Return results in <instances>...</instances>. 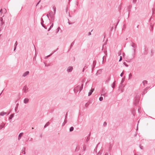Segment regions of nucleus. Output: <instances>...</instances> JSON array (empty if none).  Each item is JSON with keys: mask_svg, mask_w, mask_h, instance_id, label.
<instances>
[{"mask_svg": "<svg viewBox=\"0 0 155 155\" xmlns=\"http://www.w3.org/2000/svg\"><path fill=\"white\" fill-rule=\"evenodd\" d=\"M83 84H82L81 86L78 85L75 87L74 90V91L75 93H77L78 91V90H79V92H80L81 90L83 89Z\"/></svg>", "mask_w": 155, "mask_h": 155, "instance_id": "obj_1", "label": "nucleus"}, {"mask_svg": "<svg viewBox=\"0 0 155 155\" xmlns=\"http://www.w3.org/2000/svg\"><path fill=\"white\" fill-rule=\"evenodd\" d=\"M139 97L138 96H136L135 97V98L134 100V104L135 106H136L139 102Z\"/></svg>", "mask_w": 155, "mask_h": 155, "instance_id": "obj_2", "label": "nucleus"}, {"mask_svg": "<svg viewBox=\"0 0 155 155\" xmlns=\"http://www.w3.org/2000/svg\"><path fill=\"white\" fill-rule=\"evenodd\" d=\"M28 88L27 87V86H25L23 89V90L24 93H26L28 91Z\"/></svg>", "mask_w": 155, "mask_h": 155, "instance_id": "obj_3", "label": "nucleus"}, {"mask_svg": "<svg viewBox=\"0 0 155 155\" xmlns=\"http://www.w3.org/2000/svg\"><path fill=\"white\" fill-rule=\"evenodd\" d=\"M73 67L71 66L69 67L67 69V71L68 72H70L72 71L73 70Z\"/></svg>", "mask_w": 155, "mask_h": 155, "instance_id": "obj_4", "label": "nucleus"}, {"mask_svg": "<svg viewBox=\"0 0 155 155\" xmlns=\"http://www.w3.org/2000/svg\"><path fill=\"white\" fill-rule=\"evenodd\" d=\"M124 80H125V77L122 79L121 82L120 83V86L119 87V89H120V87L121 88L122 87L123 85L122 84L124 81Z\"/></svg>", "mask_w": 155, "mask_h": 155, "instance_id": "obj_5", "label": "nucleus"}, {"mask_svg": "<svg viewBox=\"0 0 155 155\" xmlns=\"http://www.w3.org/2000/svg\"><path fill=\"white\" fill-rule=\"evenodd\" d=\"M102 94L101 95V96H105V95L106 94V93L105 92V90L104 89H102Z\"/></svg>", "mask_w": 155, "mask_h": 155, "instance_id": "obj_6", "label": "nucleus"}, {"mask_svg": "<svg viewBox=\"0 0 155 155\" xmlns=\"http://www.w3.org/2000/svg\"><path fill=\"white\" fill-rule=\"evenodd\" d=\"M96 64V61L95 60L93 61V66L92 69V71L93 70V69H94V68H95V65Z\"/></svg>", "mask_w": 155, "mask_h": 155, "instance_id": "obj_7", "label": "nucleus"}, {"mask_svg": "<svg viewBox=\"0 0 155 155\" xmlns=\"http://www.w3.org/2000/svg\"><path fill=\"white\" fill-rule=\"evenodd\" d=\"M94 91V88H92L90 91L88 93V96H90L92 94V92Z\"/></svg>", "mask_w": 155, "mask_h": 155, "instance_id": "obj_8", "label": "nucleus"}, {"mask_svg": "<svg viewBox=\"0 0 155 155\" xmlns=\"http://www.w3.org/2000/svg\"><path fill=\"white\" fill-rule=\"evenodd\" d=\"M29 74V71H28L25 72L23 74L22 76L24 77H26L27 75H28Z\"/></svg>", "mask_w": 155, "mask_h": 155, "instance_id": "obj_9", "label": "nucleus"}, {"mask_svg": "<svg viewBox=\"0 0 155 155\" xmlns=\"http://www.w3.org/2000/svg\"><path fill=\"white\" fill-rule=\"evenodd\" d=\"M29 101V99L28 98H25L24 100V103L26 104L28 103Z\"/></svg>", "mask_w": 155, "mask_h": 155, "instance_id": "obj_10", "label": "nucleus"}, {"mask_svg": "<svg viewBox=\"0 0 155 155\" xmlns=\"http://www.w3.org/2000/svg\"><path fill=\"white\" fill-rule=\"evenodd\" d=\"M50 17L51 18V22H53L54 19H55V17L54 16V15H50Z\"/></svg>", "mask_w": 155, "mask_h": 155, "instance_id": "obj_11", "label": "nucleus"}, {"mask_svg": "<svg viewBox=\"0 0 155 155\" xmlns=\"http://www.w3.org/2000/svg\"><path fill=\"white\" fill-rule=\"evenodd\" d=\"M5 124L2 123L1 125H0V130L4 128L5 127Z\"/></svg>", "mask_w": 155, "mask_h": 155, "instance_id": "obj_12", "label": "nucleus"}, {"mask_svg": "<svg viewBox=\"0 0 155 155\" xmlns=\"http://www.w3.org/2000/svg\"><path fill=\"white\" fill-rule=\"evenodd\" d=\"M23 134V133L22 132V133H20L19 134V135H18V139L19 140L21 138V137L22 136Z\"/></svg>", "mask_w": 155, "mask_h": 155, "instance_id": "obj_13", "label": "nucleus"}, {"mask_svg": "<svg viewBox=\"0 0 155 155\" xmlns=\"http://www.w3.org/2000/svg\"><path fill=\"white\" fill-rule=\"evenodd\" d=\"M90 133L89 136L87 137L86 140V143H87L90 140Z\"/></svg>", "mask_w": 155, "mask_h": 155, "instance_id": "obj_14", "label": "nucleus"}, {"mask_svg": "<svg viewBox=\"0 0 155 155\" xmlns=\"http://www.w3.org/2000/svg\"><path fill=\"white\" fill-rule=\"evenodd\" d=\"M21 152L23 153V154H25L26 152H25V147H24L21 150Z\"/></svg>", "mask_w": 155, "mask_h": 155, "instance_id": "obj_15", "label": "nucleus"}, {"mask_svg": "<svg viewBox=\"0 0 155 155\" xmlns=\"http://www.w3.org/2000/svg\"><path fill=\"white\" fill-rule=\"evenodd\" d=\"M6 114V112H5L4 111L1 112L0 113V115L2 116H3L4 115Z\"/></svg>", "mask_w": 155, "mask_h": 155, "instance_id": "obj_16", "label": "nucleus"}, {"mask_svg": "<svg viewBox=\"0 0 155 155\" xmlns=\"http://www.w3.org/2000/svg\"><path fill=\"white\" fill-rule=\"evenodd\" d=\"M115 83H116V81H114L112 84V87L113 88H114L115 86V85H116Z\"/></svg>", "mask_w": 155, "mask_h": 155, "instance_id": "obj_17", "label": "nucleus"}, {"mask_svg": "<svg viewBox=\"0 0 155 155\" xmlns=\"http://www.w3.org/2000/svg\"><path fill=\"white\" fill-rule=\"evenodd\" d=\"M133 50H134V53H133V58H134L135 57V54L136 50L135 49H134Z\"/></svg>", "mask_w": 155, "mask_h": 155, "instance_id": "obj_18", "label": "nucleus"}, {"mask_svg": "<svg viewBox=\"0 0 155 155\" xmlns=\"http://www.w3.org/2000/svg\"><path fill=\"white\" fill-rule=\"evenodd\" d=\"M50 124V123L49 122H47L46 123V124L44 126V128H46Z\"/></svg>", "mask_w": 155, "mask_h": 155, "instance_id": "obj_19", "label": "nucleus"}, {"mask_svg": "<svg viewBox=\"0 0 155 155\" xmlns=\"http://www.w3.org/2000/svg\"><path fill=\"white\" fill-rule=\"evenodd\" d=\"M67 120H65V119L64 122L62 124V126H64L65 125V124L67 123Z\"/></svg>", "mask_w": 155, "mask_h": 155, "instance_id": "obj_20", "label": "nucleus"}, {"mask_svg": "<svg viewBox=\"0 0 155 155\" xmlns=\"http://www.w3.org/2000/svg\"><path fill=\"white\" fill-rule=\"evenodd\" d=\"M14 114H11L10 116V117L9 118V119H12V118L14 117Z\"/></svg>", "mask_w": 155, "mask_h": 155, "instance_id": "obj_21", "label": "nucleus"}, {"mask_svg": "<svg viewBox=\"0 0 155 155\" xmlns=\"http://www.w3.org/2000/svg\"><path fill=\"white\" fill-rule=\"evenodd\" d=\"M132 7V5H130L128 8V10L129 12L130 11V9H131Z\"/></svg>", "mask_w": 155, "mask_h": 155, "instance_id": "obj_22", "label": "nucleus"}, {"mask_svg": "<svg viewBox=\"0 0 155 155\" xmlns=\"http://www.w3.org/2000/svg\"><path fill=\"white\" fill-rule=\"evenodd\" d=\"M112 146L111 144L110 143L109 144V151H110L112 149Z\"/></svg>", "mask_w": 155, "mask_h": 155, "instance_id": "obj_23", "label": "nucleus"}, {"mask_svg": "<svg viewBox=\"0 0 155 155\" xmlns=\"http://www.w3.org/2000/svg\"><path fill=\"white\" fill-rule=\"evenodd\" d=\"M74 130V128L73 127H71L69 129V131L70 132Z\"/></svg>", "mask_w": 155, "mask_h": 155, "instance_id": "obj_24", "label": "nucleus"}, {"mask_svg": "<svg viewBox=\"0 0 155 155\" xmlns=\"http://www.w3.org/2000/svg\"><path fill=\"white\" fill-rule=\"evenodd\" d=\"M110 77H109L107 79L106 81V83H108L110 81Z\"/></svg>", "mask_w": 155, "mask_h": 155, "instance_id": "obj_25", "label": "nucleus"}, {"mask_svg": "<svg viewBox=\"0 0 155 155\" xmlns=\"http://www.w3.org/2000/svg\"><path fill=\"white\" fill-rule=\"evenodd\" d=\"M147 81L146 80H144L143 81L142 83L143 85H145V84H147Z\"/></svg>", "mask_w": 155, "mask_h": 155, "instance_id": "obj_26", "label": "nucleus"}, {"mask_svg": "<svg viewBox=\"0 0 155 155\" xmlns=\"http://www.w3.org/2000/svg\"><path fill=\"white\" fill-rule=\"evenodd\" d=\"M53 25H54L53 23H52V24L50 26L49 28L48 29V31H49L50 30L51 28L53 27Z\"/></svg>", "mask_w": 155, "mask_h": 155, "instance_id": "obj_27", "label": "nucleus"}, {"mask_svg": "<svg viewBox=\"0 0 155 155\" xmlns=\"http://www.w3.org/2000/svg\"><path fill=\"white\" fill-rule=\"evenodd\" d=\"M74 44V41H73L71 43V45L70 49H71V47L73 46Z\"/></svg>", "mask_w": 155, "mask_h": 155, "instance_id": "obj_28", "label": "nucleus"}, {"mask_svg": "<svg viewBox=\"0 0 155 155\" xmlns=\"http://www.w3.org/2000/svg\"><path fill=\"white\" fill-rule=\"evenodd\" d=\"M53 8L54 9V14H55L56 11V8L54 6L53 7Z\"/></svg>", "mask_w": 155, "mask_h": 155, "instance_id": "obj_29", "label": "nucleus"}, {"mask_svg": "<svg viewBox=\"0 0 155 155\" xmlns=\"http://www.w3.org/2000/svg\"><path fill=\"white\" fill-rule=\"evenodd\" d=\"M147 92V91H146V90H145L142 93V95H143V94H144L145 93H146Z\"/></svg>", "mask_w": 155, "mask_h": 155, "instance_id": "obj_30", "label": "nucleus"}, {"mask_svg": "<svg viewBox=\"0 0 155 155\" xmlns=\"http://www.w3.org/2000/svg\"><path fill=\"white\" fill-rule=\"evenodd\" d=\"M131 46L133 48H135L136 47L135 44L134 43H133L131 45Z\"/></svg>", "mask_w": 155, "mask_h": 155, "instance_id": "obj_31", "label": "nucleus"}, {"mask_svg": "<svg viewBox=\"0 0 155 155\" xmlns=\"http://www.w3.org/2000/svg\"><path fill=\"white\" fill-rule=\"evenodd\" d=\"M132 76V74H130L129 75V78L128 79L129 80L130 79Z\"/></svg>", "mask_w": 155, "mask_h": 155, "instance_id": "obj_32", "label": "nucleus"}, {"mask_svg": "<svg viewBox=\"0 0 155 155\" xmlns=\"http://www.w3.org/2000/svg\"><path fill=\"white\" fill-rule=\"evenodd\" d=\"M68 23L69 25H71L73 24L74 22H71L69 19H68Z\"/></svg>", "mask_w": 155, "mask_h": 155, "instance_id": "obj_33", "label": "nucleus"}, {"mask_svg": "<svg viewBox=\"0 0 155 155\" xmlns=\"http://www.w3.org/2000/svg\"><path fill=\"white\" fill-rule=\"evenodd\" d=\"M60 28L59 27H58V28H57V31H56V33H58V31H59L60 29Z\"/></svg>", "mask_w": 155, "mask_h": 155, "instance_id": "obj_34", "label": "nucleus"}, {"mask_svg": "<svg viewBox=\"0 0 155 155\" xmlns=\"http://www.w3.org/2000/svg\"><path fill=\"white\" fill-rule=\"evenodd\" d=\"M99 100L100 101H102L103 100V97H100L99 98Z\"/></svg>", "mask_w": 155, "mask_h": 155, "instance_id": "obj_35", "label": "nucleus"}, {"mask_svg": "<svg viewBox=\"0 0 155 155\" xmlns=\"http://www.w3.org/2000/svg\"><path fill=\"white\" fill-rule=\"evenodd\" d=\"M44 21L42 18H41V24L44 23Z\"/></svg>", "mask_w": 155, "mask_h": 155, "instance_id": "obj_36", "label": "nucleus"}, {"mask_svg": "<svg viewBox=\"0 0 155 155\" xmlns=\"http://www.w3.org/2000/svg\"><path fill=\"white\" fill-rule=\"evenodd\" d=\"M123 64L126 67H128V65L126 64V63L124 62L123 63Z\"/></svg>", "mask_w": 155, "mask_h": 155, "instance_id": "obj_37", "label": "nucleus"}, {"mask_svg": "<svg viewBox=\"0 0 155 155\" xmlns=\"http://www.w3.org/2000/svg\"><path fill=\"white\" fill-rule=\"evenodd\" d=\"M28 140H29L30 141H32L33 140V138H28Z\"/></svg>", "mask_w": 155, "mask_h": 155, "instance_id": "obj_38", "label": "nucleus"}, {"mask_svg": "<svg viewBox=\"0 0 155 155\" xmlns=\"http://www.w3.org/2000/svg\"><path fill=\"white\" fill-rule=\"evenodd\" d=\"M103 125L104 126H107V123L106 122H104V124H103Z\"/></svg>", "mask_w": 155, "mask_h": 155, "instance_id": "obj_39", "label": "nucleus"}, {"mask_svg": "<svg viewBox=\"0 0 155 155\" xmlns=\"http://www.w3.org/2000/svg\"><path fill=\"white\" fill-rule=\"evenodd\" d=\"M97 146H98V145H97V146H96V147L95 148V149H94V151L96 152H97Z\"/></svg>", "mask_w": 155, "mask_h": 155, "instance_id": "obj_40", "label": "nucleus"}, {"mask_svg": "<svg viewBox=\"0 0 155 155\" xmlns=\"http://www.w3.org/2000/svg\"><path fill=\"white\" fill-rule=\"evenodd\" d=\"M102 153L101 151H99L97 153V155H101Z\"/></svg>", "mask_w": 155, "mask_h": 155, "instance_id": "obj_41", "label": "nucleus"}, {"mask_svg": "<svg viewBox=\"0 0 155 155\" xmlns=\"http://www.w3.org/2000/svg\"><path fill=\"white\" fill-rule=\"evenodd\" d=\"M89 104H88V103H86L85 105V107H87L88 106Z\"/></svg>", "mask_w": 155, "mask_h": 155, "instance_id": "obj_42", "label": "nucleus"}, {"mask_svg": "<svg viewBox=\"0 0 155 155\" xmlns=\"http://www.w3.org/2000/svg\"><path fill=\"white\" fill-rule=\"evenodd\" d=\"M124 74V73L123 72H122L120 74V76L121 77H123V75Z\"/></svg>", "mask_w": 155, "mask_h": 155, "instance_id": "obj_43", "label": "nucleus"}, {"mask_svg": "<svg viewBox=\"0 0 155 155\" xmlns=\"http://www.w3.org/2000/svg\"><path fill=\"white\" fill-rule=\"evenodd\" d=\"M137 1V0H133V3L135 4Z\"/></svg>", "mask_w": 155, "mask_h": 155, "instance_id": "obj_44", "label": "nucleus"}, {"mask_svg": "<svg viewBox=\"0 0 155 155\" xmlns=\"http://www.w3.org/2000/svg\"><path fill=\"white\" fill-rule=\"evenodd\" d=\"M122 60V57L121 56H120V58L119 60V61H121Z\"/></svg>", "mask_w": 155, "mask_h": 155, "instance_id": "obj_45", "label": "nucleus"}, {"mask_svg": "<svg viewBox=\"0 0 155 155\" xmlns=\"http://www.w3.org/2000/svg\"><path fill=\"white\" fill-rule=\"evenodd\" d=\"M140 147L141 150H143V147L142 146H141L140 145Z\"/></svg>", "mask_w": 155, "mask_h": 155, "instance_id": "obj_46", "label": "nucleus"}, {"mask_svg": "<svg viewBox=\"0 0 155 155\" xmlns=\"http://www.w3.org/2000/svg\"><path fill=\"white\" fill-rule=\"evenodd\" d=\"M87 64H85V65L84 67V68H85V69L87 68Z\"/></svg>", "mask_w": 155, "mask_h": 155, "instance_id": "obj_47", "label": "nucleus"}, {"mask_svg": "<svg viewBox=\"0 0 155 155\" xmlns=\"http://www.w3.org/2000/svg\"><path fill=\"white\" fill-rule=\"evenodd\" d=\"M67 116H68V114H67V113L65 115V120H67Z\"/></svg>", "mask_w": 155, "mask_h": 155, "instance_id": "obj_48", "label": "nucleus"}, {"mask_svg": "<svg viewBox=\"0 0 155 155\" xmlns=\"http://www.w3.org/2000/svg\"><path fill=\"white\" fill-rule=\"evenodd\" d=\"M41 1V0H40V1L38 2L37 3V4H36V6H37V5L39 4V3H40V2Z\"/></svg>", "mask_w": 155, "mask_h": 155, "instance_id": "obj_49", "label": "nucleus"}, {"mask_svg": "<svg viewBox=\"0 0 155 155\" xmlns=\"http://www.w3.org/2000/svg\"><path fill=\"white\" fill-rule=\"evenodd\" d=\"M18 106H16L15 108V110L16 111H17V110L18 109Z\"/></svg>", "mask_w": 155, "mask_h": 155, "instance_id": "obj_50", "label": "nucleus"}, {"mask_svg": "<svg viewBox=\"0 0 155 155\" xmlns=\"http://www.w3.org/2000/svg\"><path fill=\"white\" fill-rule=\"evenodd\" d=\"M0 12L1 14H2V9H1L0 10Z\"/></svg>", "mask_w": 155, "mask_h": 155, "instance_id": "obj_51", "label": "nucleus"}, {"mask_svg": "<svg viewBox=\"0 0 155 155\" xmlns=\"http://www.w3.org/2000/svg\"><path fill=\"white\" fill-rule=\"evenodd\" d=\"M17 41H16V42L15 43V45H14V46L15 47H16L17 46Z\"/></svg>", "mask_w": 155, "mask_h": 155, "instance_id": "obj_52", "label": "nucleus"}, {"mask_svg": "<svg viewBox=\"0 0 155 155\" xmlns=\"http://www.w3.org/2000/svg\"><path fill=\"white\" fill-rule=\"evenodd\" d=\"M107 41H106V42H105V43H104V44L103 45V48H104V45H106L107 44ZM103 48H102L103 49Z\"/></svg>", "mask_w": 155, "mask_h": 155, "instance_id": "obj_53", "label": "nucleus"}, {"mask_svg": "<svg viewBox=\"0 0 155 155\" xmlns=\"http://www.w3.org/2000/svg\"><path fill=\"white\" fill-rule=\"evenodd\" d=\"M119 22V21H118V22H117V24H116V26H115V28H116V27H117V25H118V23Z\"/></svg>", "mask_w": 155, "mask_h": 155, "instance_id": "obj_54", "label": "nucleus"}, {"mask_svg": "<svg viewBox=\"0 0 155 155\" xmlns=\"http://www.w3.org/2000/svg\"><path fill=\"white\" fill-rule=\"evenodd\" d=\"M0 20L1 22L3 21V18H1V17L0 18Z\"/></svg>", "mask_w": 155, "mask_h": 155, "instance_id": "obj_55", "label": "nucleus"}, {"mask_svg": "<svg viewBox=\"0 0 155 155\" xmlns=\"http://www.w3.org/2000/svg\"><path fill=\"white\" fill-rule=\"evenodd\" d=\"M127 62H130L131 61V59H128V60H126Z\"/></svg>", "mask_w": 155, "mask_h": 155, "instance_id": "obj_56", "label": "nucleus"}, {"mask_svg": "<svg viewBox=\"0 0 155 155\" xmlns=\"http://www.w3.org/2000/svg\"><path fill=\"white\" fill-rule=\"evenodd\" d=\"M4 22H3V21H2L1 22V25H2L4 24Z\"/></svg>", "mask_w": 155, "mask_h": 155, "instance_id": "obj_57", "label": "nucleus"}, {"mask_svg": "<svg viewBox=\"0 0 155 155\" xmlns=\"http://www.w3.org/2000/svg\"><path fill=\"white\" fill-rule=\"evenodd\" d=\"M104 52H105V55L107 56V51H105Z\"/></svg>", "mask_w": 155, "mask_h": 155, "instance_id": "obj_58", "label": "nucleus"}, {"mask_svg": "<svg viewBox=\"0 0 155 155\" xmlns=\"http://www.w3.org/2000/svg\"><path fill=\"white\" fill-rule=\"evenodd\" d=\"M4 12H5V13L7 11H6V10L5 9V8H4Z\"/></svg>", "mask_w": 155, "mask_h": 155, "instance_id": "obj_59", "label": "nucleus"}, {"mask_svg": "<svg viewBox=\"0 0 155 155\" xmlns=\"http://www.w3.org/2000/svg\"><path fill=\"white\" fill-rule=\"evenodd\" d=\"M58 48H57V49H56V50L54 51L53 52V54L54 53V52H55L56 51H57L58 50Z\"/></svg>", "mask_w": 155, "mask_h": 155, "instance_id": "obj_60", "label": "nucleus"}, {"mask_svg": "<svg viewBox=\"0 0 155 155\" xmlns=\"http://www.w3.org/2000/svg\"><path fill=\"white\" fill-rule=\"evenodd\" d=\"M91 32H89L88 34V35H91Z\"/></svg>", "mask_w": 155, "mask_h": 155, "instance_id": "obj_61", "label": "nucleus"}, {"mask_svg": "<svg viewBox=\"0 0 155 155\" xmlns=\"http://www.w3.org/2000/svg\"><path fill=\"white\" fill-rule=\"evenodd\" d=\"M152 10H153V12H154L155 11V8H153Z\"/></svg>", "mask_w": 155, "mask_h": 155, "instance_id": "obj_62", "label": "nucleus"}, {"mask_svg": "<svg viewBox=\"0 0 155 155\" xmlns=\"http://www.w3.org/2000/svg\"><path fill=\"white\" fill-rule=\"evenodd\" d=\"M53 12L52 11H50L49 12V13L50 15H51V13H52Z\"/></svg>", "mask_w": 155, "mask_h": 155, "instance_id": "obj_63", "label": "nucleus"}, {"mask_svg": "<svg viewBox=\"0 0 155 155\" xmlns=\"http://www.w3.org/2000/svg\"><path fill=\"white\" fill-rule=\"evenodd\" d=\"M104 155H108V153L107 152H106L104 154Z\"/></svg>", "mask_w": 155, "mask_h": 155, "instance_id": "obj_64", "label": "nucleus"}]
</instances>
